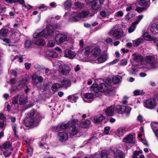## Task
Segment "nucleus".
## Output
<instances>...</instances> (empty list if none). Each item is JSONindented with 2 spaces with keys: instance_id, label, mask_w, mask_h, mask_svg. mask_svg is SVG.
<instances>
[{
  "instance_id": "obj_1",
  "label": "nucleus",
  "mask_w": 158,
  "mask_h": 158,
  "mask_svg": "<svg viewBox=\"0 0 158 158\" xmlns=\"http://www.w3.org/2000/svg\"><path fill=\"white\" fill-rule=\"evenodd\" d=\"M28 117L24 121L25 125L30 127L33 125L35 127L39 123L41 119V117L39 113L35 112L34 110H31L28 114Z\"/></svg>"
},
{
  "instance_id": "obj_2",
  "label": "nucleus",
  "mask_w": 158,
  "mask_h": 158,
  "mask_svg": "<svg viewBox=\"0 0 158 158\" xmlns=\"http://www.w3.org/2000/svg\"><path fill=\"white\" fill-rule=\"evenodd\" d=\"M54 31V27L51 25H48L46 27L40 32L38 30L33 34V37L34 38H37L43 36L45 39H47L48 36H52Z\"/></svg>"
},
{
  "instance_id": "obj_3",
  "label": "nucleus",
  "mask_w": 158,
  "mask_h": 158,
  "mask_svg": "<svg viewBox=\"0 0 158 158\" xmlns=\"http://www.w3.org/2000/svg\"><path fill=\"white\" fill-rule=\"evenodd\" d=\"M144 60L151 68H155L158 66L157 61L153 56H147L144 58Z\"/></svg>"
},
{
  "instance_id": "obj_4",
  "label": "nucleus",
  "mask_w": 158,
  "mask_h": 158,
  "mask_svg": "<svg viewBox=\"0 0 158 158\" xmlns=\"http://www.w3.org/2000/svg\"><path fill=\"white\" fill-rule=\"evenodd\" d=\"M108 34L110 36H112L113 38L118 40L123 36V32L121 29L118 28L111 30L109 32Z\"/></svg>"
},
{
  "instance_id": "obj_5",
  "label": "nucleus",
  "mask_w": 158,
  "mask_h": 158,
  "mask_svg": "<svg viewBox=\"0 0 158 158\" xmlns=\"http://www.w3.org/2000/svg\"><path fill=\"white\" fill-rule=\"evenodd\" d=\"M99 88L100 92L105 93V94L107 96L113 94H111L112 89L110 88V86L109 85H106L104 83H102L99 85Z\"/></svg>"
},
{
  "instance_id": "obj_6",
  "label": "nucleus",
  "mask_w": 158,
  "mask_h": 158,
  "mask_svg": "<svg viewBox=\"0 0 158 158\" xmlns=\"http://www.w3.org/2000/svg\"><path fill=\"white\" fill-rule=\"evenodd\" d=\"M88 16H91L92 15L90 12L87 10L83 11L77 15L70 19L69 20L71 21L76 22L78 21L80 19L86 18Z\"/></svg>"
},
{
  "instance_id": "obj_7",
  "label": "nucleus",
  "mask_w": 158,
  "mask_h": 158,
  "mask_svg": "<svg viewBox=\"0 0 158 158\" xmlns=\"http://www.w3.org/2000/svg\"><path fill=\"white\" fill-rule=\"evenodd\" d=\"M131 110V108L129 107H126L125 106L118 105L115 107V110L118 114H122L124 112L128 115Z\"/></svg>"
},
{
  "instance_id": "obj_8",
  "label": "nucleus",
  "mask_w": 158,
  "mask_h": 158,
  "mask_svg": "<svg viewBox=\"0 0 158 158\" xmlns=\"http://www.w3.org/2000/svg\"><path fill=\"white\" fill-rule=\"evenodd\" d=\"M156 105L155 100L153 98H149L144 102V106L150 109L154 108Z\"/></svg>"
},
{
  "instance_id": "obj_9",
  "label": "nucleus",
  "mask_w": 158,
  "mask_h": 158,
  "mask_svg": "<svg viewBox=\"0 0 158 158\" xmlns=\"http://www.w3.org/2000/svg\"><path fill=\"white\" fill-rule=\"evenodd\" d=\"M67 40V34L66 33L58 34L55 37V40L58 44H61Z\"/></svg>"
},
{
  "instance_id": "obj_10",
  "label": "nucleus",
  "mask_w": 158,
  "mask_h": 158,
  "mask_svg": "<svg viewBox=\"0 0 158 158\" xmlns=\"http://www.w3.org/2000/svg\"><path fill=\"white\" fill-rule=\"evenodd\" d=\"M59 71L61 74L66 75L69 73L71 70L70 68L67 65L63 64L59 66Z\"/></svg>"
},
{
  "instance_id": "obj_11",
  "label": "nucleus",
  "mask_w": 158,
  "mask_h": 158,
  "mask_svg": "<svg viewBox=\"0 0 158 158\" xmlns=\"http://www.w3.org/2000/svg\"><path fill=\"white\" fill-rule=\"evenodd\" d=\"M29 78L26 76H21L19 81L18 87L20 88L27 84L28 83Z\"/></svg>"
},
{
  "instance_id": "obj_12",
  "label": "nucleus",
  "mask_w": 158,
  "mask_h": 158,
  "mask_svg": "<svg viewBox=\"0 0 158 158\" xmlns=\"http://www.w3.org/2000/svg\"><path fill=\"white\" fill-rule=\"evenodd\" d=\"M105 0H93L91 2V7L93 10H96L100 7V4L102 3Z\"/></svg>"
},
{
  "instance_id": "obj_13",
  "label": "nucleus",
  "mask_w": 158,
  "mask_h": 158,
  "mask_svg": "<svg viewBox=\"0 0 158 158\" xmlns=\"http://www.w3.org/2000/svg\"><path fill=\"white\" fill-rule=\"evenodd\" d=\"M76 55V53L74 51L69 49H66L65 51L64 56L70 59H73L75 57Z\"/></svg>"
},
{
  "instance_id": "obj_14",
  "label": "nucleus",
  "mask_w": 158,
  "mask_h": 158,
  "mask_svg": "<svg viewBox=\"0 0 158 158\" xmlns=\"http://www.w3.org/2000/svg\"><path fill=\"white\" fill-rule=\"evenodd\" d=\"M58 135L59 140L61 142L66 141L68 138V133L66 132H60Z\"/></svg>"
},
{
  "instance_id": "obj_15",
  "label": "nucleus",
  "mask_w": 158,
  "mask_h": 158,
  "mask_svg": "<svg viewBox=\"0 0 158 158\" xmlns=\"http://www.w3.org/2000/svg\"><path fill=\"white\" fill-rule=\"evenodd\" d=\"M78 123L77 119H73L71 122H69L66 123H63L60 126L62 129H65L68 128L71 125L76 124Z\"/></svg>"
},
{
  "instance_id": "obj_16",
  "label": "nucleus",
  "mask_w": 158,
  "mask_h": 158,
  "mask_svg": "<svg viewBox=\"0 0 158 158\" xmlns=\"http://www.w3.org/2000/svg\"><path fill=\"white\" fill-rule=\"evenodd\" d=\"M84 96L83 100L84 102L90 103L93 100L94 95L92 93H86L84 94Z\"/></svg>"
},
{
  "instance_id": "obj_17",
  "label": "nucleus",
  "mask_w": 158,
  "mask_h": 158,
  "mask_svg": "<svg viewBox=\"0 0 158 158\" xmlns=\"http://www.w3.org/2000/svg\"><path fill=\"white\" fill-rule=\"evenodd\" d=\"M74 125H71L69 130V132L71 136L76 135L79 132L78 129Z\"/></svg>"
},
{
  "instance_id": "obj_18",
  "label": "nucleus",
  "mask_w": 158,
  "mask_h": 158,
  "mask_svg": "<svg viewBox=\"0 0 158 158\" xmlns=\"http://www.w3.org/2000/svg\"><path fill=\"white\" fill-rule=\"evenodd\" d=\"M123 140L125 142L132 144H134L135 143V138L132 135L130 134L127 135L126 138L123 139Z\"/></svg>"
},
{
  "instance_id": "obj_19",
  "label": "nucleus",
  "mask_w": 158,
  "mask_h": 158,
  "mask_svg": "<svg viewBox=\"0 0 158 158\" xmlns=\"http://www.w3.org/2000/svg\"><path fill=\"white\" fill-rule=\"evenodd\" d=\"M131 58L132 60L136 63L141 62L143 59V57L140 54L136 53L132 55Z\"/></svg>"
},
{
  "instance_id": "obj_20",
  "label": "nucleus",
  "mask_w": 158,
  "mask_h": 158,
  "mask_svg": "<svg viewBox=\"0 0 158 158\" xmlns=\"http://www.w3.org/2000/svg\"><path fill=\"white\" fill-rule=\"evenodd\" d=\"M114 106H111L105 110V113L108 116H111L114 114Z\"/></svg>"
},
{
  "instance_id": "obj_21",
  "label": "nucleus",
  "mask_w": 158,
  "mask_h": 158,
  "mask_svg": "<svg viewBox=\"0 0 158 158\" xmlns=\"http://www.w3.org/2000/svg\"><path fill=\"white\" fill-rule=\"evenodd\" d=\"M45 56L47 58L50 57L56 58L57 56V55L54 50H48L46 52Z\"/></svg>"
},
{
  "instance_id": "obj_22",
  "label": "nucleus",
  "mask_w": 158,
  "mask_h": 158,
  "mask_svg": "<svg viewBox=\"0 0 158 158\" xmlns=\"http://www.w3.org/2000/svg\"><path fill=\"white\" fill-rule=\"evenodd\" d=\"M150 30L154 34L158 33V23H153L151 27Z\"/></svg>"
},
{
  "instance_id": "obj_23",
  "label": "nucleus",
  "mask_w": 158,
  "mask_h": 158,
  "mask_svg": "<svg viewBox=\"0 0 158 158\" xmlns=\"http://www.w3.org/2000/svg\"><path fill=\"white\" fill-rule=\"evenodd\" d=\"M69 102L72 103L76 102L77 100L78 99V96L77 94H73L70 95L67 97Z\"/></svg>"
},
{
  "instance_id": "obj_24",
  "label": "nucleus",
  "mask_w": 158,
  "mask_h": 158,
  "mask_svg": "<svg viewBox=\"0 0 158 158\" xmlns=\"http://www.w3.org/2000/svg\"><path fill=\"white\" fill-rule=\"evenodd\" d=\"M107 59L106 55H101L95 60V62L97 63H101L104 62Z\"/></svg>"
},
{
  "instance_id": "obj_25",
  "label": "nucleus",
  "mask_w": 158,
  "mask_h": 158,
  "mask_svg": "<svg viewBox=\"0 0 158 158\" xmlns=\"http://www.w3.org/2000/svg\"><path fill=\"white\" fill-rule=\"evenodd\" d=\"M148 2L145 0H139L138 2L139 4L141 6L149 7L150 0H148Z\"/></svg>"
},
{
  "instance_id": "obj_26",
  "label": "nucleus",
  "mask_w": 158,
  "mask_h": 158,
  "mask_svg": "<svg viewBox=\"0 0 158 158\" xmlns=\"http://www.w3.org/2000/svg\"><path fill=\"white\" fill-rule=\"evenodd\" d=\"M105 117L101 114H100L95 116L94 118V121L96 123L101 122Z\"/></svg>"
},
{
  "instance_id": "obj_27",
  "label": "nucleus",
  "mask_w": 158,
  "mask_h": 158,
  "mask_svg": "<svg viewBox=\"0 0 158 158\" xmlns=\"http://www.w3.org/2000/svg\"><path fill=\"white\" fill-rule=\"evenodd\" d=\"M126 131V128L125 127H121L118 129L117 134L119 136H123Z\"/></svg>"
},
{
  "instance_id": "obj_28",
  "label": "nucleus",
  "mask_w": 158,
  "mask_h": 158,
  "mask_svg": "<svg viewBox=\"0 0 158 158\" xmlns=\"http://www.w3.org/2000/svg\"><path fill=\"white\" fill-rule=\"evenodd\" d=\"M114 154V158H124V154L119 150H117Z\"/></svg>"
},
{
  "instance_id": "obj_29",
  "label": "nucleus",
  "mask_w": 158,
  "mask_h": 158,
  "mask_svg": "<svg viewBox=\"0 0 158 158\" xmlns=\"http://www.w3.org/2000/svg\"><path fill=\"white\" fill-rule=\"evenodd\" d=\"M100 53V50L98 48H95L91 50V53L95 57H97L99 55Z\"/></svg>"
},
{
  "instance_id": "obj_30",
  "label": "nucleus",
  "mask_w": 158,
  "mask_h": 158,
  "mask_svg": "<svg viewBox=\"0 0 158 158\" xmlns=\"http://www.w3.org/2000/svg\"><path fill=\"white\" fill-rule=\"evenodd\" d=\"M71 81L68 79H64L61 82L62 87H67L70 85Z\"/></svg>"
},
{
  "instance_id": "obj_31",
  "label": "nucleus",
  "mask_w": 158,
  "mask_h": 158,
  "mask_svg": "<svg viewBox=\"0 0 158 158\" xmlns=\"http://www.w3.org/2000/svg\"><path fill=\"white\" fill-rule=\"evenodd\" d=\"M8 30L7 29H2L0 30V39H2L6 36Z\"/></svg>"
},
{
  "instance_id": "obj_32",
  "label": "nucleus",
  "mask_w": 158,
  "mask_h": 158,
  "mask_svg": "<svg viewBox=\"0 0 158 158\" xmlns=\"http://www.w3.org/2000/svg\"><path fill=\"white\" fill-rule=\"evenodd\" d=\"M62 87V85L58 83H55L52 86L51 89L54 92H56L58 89Z\"/></svg>"
},
{
  "instance_id": "obj_33",
  "label": "nucleus",
  "mask_w": 158,
  "mask_h": 158,
  "mask_svg": "<svg viewBox=\"0 0 158 158\" xmlns=\"http://www.w3.org/2000/svg\"><path fill=\"white\" fill-rule=\"evenodd\" d=\"M90 121L89 120H87L83 122L80 126L83 128H87L89 127L90 126Z\"/></svg>"
},
{
  "instance_id": "obj_34",
  "label": "nucleus",
  "mask_w": 158,
  "mask_h": 158,
  "mask_svg": "<svg viewBox=\"0 0 158 158\" xmlns=\"http://www.w3.org/2000/svg\"><path fill=\"white\" fill-rule=\"evenodd\" d=\"M136 24L134 22L133 23L131 26L128 28V33H131L134 31L136 27Z\"/></svg>"
},
{
  "instance_id": "obj_35",
  "label": "nucleus",
  "mask_w": 158,
  "mask_h": 158,
  "mask_svg": "<svg viewBox=\"0 0 158 158\" xmlns=\"http://www.w3.org/2000/svg\"><path fill=\"white\" fill-rule=\"evenodd\" d=\"M35 44L38 46H43L45 44V41L42 39H39L35 41Z\"/></svg>"
},
{
  "instance_id": "obj_36",
  "label": "nucleus",
  "mask_w": 158,
  "mask_h": 158,
  "mask_svg": "<svg viewBox=\"0 0 158 158\" xmlns=\"http://www.w3.org/2000/svg\"><path fill=\"white\" fill-rule=\"evenodd\" d=\"M90 89L91 91L95 93H97L99 91V88L96 84H93L91 87Z\"/></svg>"
},
{
  "instance_id": "obj_37",
  "label": "nucleus",
  "mask_w": 158,
  "mask_h": 158,
  "mask_svg": "<svg viewBox=\"0 0 158 158\" xmlns=\"http://www.w3.org/2000/svg\"><path fill=\"white\" fill-rule=\"evenodd\" d=\"M122 80V77L118 75L114 76L113 78V81L114 84L120 82Z\"/></svg>"
},
{
  "instance_id": "obj_38",
  "label": "nucleus",
  "mask_w": 158,
  "mask_h": 158,
  "mask_svg": "<svg viewBox=\"0 0 158 158\" xmlns=\"http://www.w3.org/2000/svg\"><path fill=\"white\" fill-rule=\"evenodd\" d=\"M143 37L144 39L148 41H152L153 40V38L147 32H145L144 33Z\"/></svg>"
},
{
  "instance_id": "obj_39",
  "label": "nucleus",
  "mask_w": 158,
  "mask_h": 158,
  "mask_svg": "<svg viewBox=\"0 0 158 158\" xmlns=\"http://www.w3.org/2000/svg\"><path fill=\"white\" fill-rule=\"evenodd\" d=\"M11 146V144L10 143L6 142L2 145L0 146V147L2 149H7L10 147Z\"/></svg>"
},
{
  "instance_id": "obj_40",
  "label": "nucleus",
  "mask_w": 158,
  "mask_h": 158,
  "mask_svg": "<svg viewBox=\"0 0 158 158\" xmlns=\"http://www.w3.org/2000/svg\"><path fill=\"white\" fill-rule=\"evenodd\" d=\"M143 40L142 38H139L137 40H135L133 43V45L134 46H137L140 44L143 43Z\"/></svg>"
},
{
  "instance_id": "obj_41",
  "label": "nucleus",
  "mask_w": 158,
  "mask_h": 158,
  "mask_svg": "<svg viewBox=\"0 0 158 158\" xmlns=\"http://www.w3.org/2000/svg\"><path fill=\"white\" fill-rule=\"evenodd\" d=\"M74 5L76 8L81 9L84 7V5L83 3L78 2H75Z\"/></svg>"
},
{
  "instance_id": "obj_42",
  "label": "nucleus",
  "mask_w": 158,
  "mask_h": 158,
  "mask_svg": "<svg viewBox=\"0 0 158 158\" xmlns=\"http://www.w3.org/2000/svg\"><path fill=\"white\" fill-rule=\"evenodd\" d=\"M72 5V1L71 0H68L64 3V6L66 8L69 10L70 8Z\"/></svg>"
},
{
  "instance_id": "obj_43",
  "label": "nucleus",
  "mask_w": 158,
  "mask_h": 158,
  "mask_svg": "<svg viewBox=\"0 0 158 158\" xmlns=\"http://www.w3.org/2000/svg\"><path fill=\"white\" fill-rule=\"evenodd\" d=\"M27 101L26 98L23 95H21L19 99V104L22 105L24 104Z\"/></svg>"
},
{
  "instance_id": "obj_44",
  "label": "nucleus",
  "mask_w": 158,
  "mask_h": 158,
  "mask_svg": "<svg viewBox=\"0 0 158 158\" xmlns=\"http://www.w3.org/2000/svg\"><path fill=\"white\" fill-rule=\"evenodd\" d=\"M101 158H109L108 155V151L106 150H102L101 154Z\"/></svg>"
},
{
  "instance_id": "obj_45",
  "label": "nucleus",
  "mask_w": 158,
  "mask_h": 158,
  "mask_svg": "<svg viewBox=\"0 0 158 158\" xmlns=\"http://www.w3.org/2000/svg\"><path fill=\"white\" fill-rule=\"evenodd\" d=\"M135 96H138L140 95H143L144 93L142 90H135L133 92Z\"/></svg>"
},
{
  "instance_id": "obj_46",
  "label": "nucleus",
  "mask_w": 158,
  "mask_h": 158,
  "mask_svg": "<svg viewBox=\"0 0 158 158\" xmlns=\"http://www.w3.org/2000/svg\"><path fill=\"white\" fill-rule=\"evenodd\" d=\"M6 126V121H0V128L2 130V131H4Z\"/></svg>"
},
{
  "instance_id": "obj_47",
  "label": "nucleus",
  "mask_w": 158,
  "mask_h": 158,
  "mask_svg": "<svg viewBox=\"0 0 158 158\" xmlns=\"http://www.w3.org/2000/svg\"><path fill=\"white\" fill-rule=\"evenodd\" d=\"M22 5V7H24L25 9H26L27 10H28L32 8V6L28 4H26L25 3V2L24 3V4H23Z\"/></svg>"
},
{
  "instance_id": "obj_48",
  "label": "nucleus",
  "mask_w": 158,
  "mask_h": 158,
  "mask_svg": "<svg viewBox=\"0 0 158 158\" xmlns=\"http://www.w3.org/2000/svg\"><path fill=\"white\" fill-rule=\"evenodd\" d=\"M39 9H45L46 10H48V7L44 4H41L37 7Z\"/></svg>"
},
{
  "instance_id": "obj_49",
  "label": "nucleus",
  "mask_w": 158,
  "mask_h": 158,
  "mask_svg": "<svg viewBox=\"0 0 158 158\" xmlns=\"http://www.w3.org/2000/svg\"><path fill=\"white\" fill-rule=\"evenodd\" d=\"M31 41L30 40H27L24 44V46L25 48H28L31 45Z\"/></svg>"
},
{
  "instance_id": "obj_50",
  "label": "nucleus",
  "mask_w": 158,
  "mask_h": 158,
  "mask_svg": "<svg viewBox=\"0 0 158 158\" xmlns=\"http://www.w3.org/2000/svg\"><path fill=\"white\" fill-rule=\"evenodd\" d=\"M123 12L120 10L115 13L114 16L117 17H122L123 15Z\"/></svg>"
},
{
  "instance_id": "obj_51",
  "label": "nucleus",
  "mask_w": 158,
  "mask_h": 158,
  "mask_svg": "<svg viewBox=\"0 0 158 158\" xmlns=\"http://www.w3.org/2000/svg\"><path fill=\"white\" fill-rule=\"evenodd\" d=\"M55 45V42L54 40H49L48 44V46L50 47H53Z\"/></svg>"
},
{
  "instance_id": "obj_52",
  "label": "nucleus",
  "mask_w": 158,
  "mask_h": 158,
  "mask_svg": "<svg viewBox=\"0 0 158 158\" xmlns=\"http://www.w3.org/2000/svg\"><path fill=\"white\" fill-rule=\"evenodd\" d=\"M39 145L41 148L43 149H49V148L47 145L45 144L44 145L42 142H40L39 143Z\"/></svg>"
},
{
  "instance_id": "obj_53",
  "label": "nucleus",
  "mask_w": 158,
  "mask_h": 158,
  "mask_svg": "<svg viewBox=\"0 0 158 158\" xmlns=\"http://www.w3.org/2000/svg\"><path fill=\"white\" fill-rule=\"evenodd\" d=\"M127 63V61L126 59H122L119 63L118 64L121 65H125Z\"/></svg>"
},
{
  "instance_id": "obj_54",
  "label": "nucleus",
  "mask_w": 158,
  "mask_h": 158,
  "mask_svg": "<svg viewBox=\"0 0 158 158\" xmlns=\"http://www.w3.org/2000/svg\"><path fill=\"white\" fill-rule=\"evenodd\" d=\"M146 9L147 8L145 7H138L136 8V10L138 12L140 13L142 12L143 10H146Z\"/></svg>"
},
{
  "instance_id": "obj_55",
  "label": "nucleus",
  "mask_w": 158,
  "mask_h": 158,
  "mask_svg": "<svg viewBox=\"0 0 158 158\" xmlns=\"http://www.w3.org/2000/svg\"><path fill=\"white\" fill-rule=\"evenodd\" d=\"M143 15H139L137 18V20L136 21H135L134 23L137 24L143 18Z\"/></svg>"
},
{
  "instance_id": "obj_56",
  "label": "nucleus",
  "mask_w": 158,
  "mask_h": 158,
  "mask_svg": "<svg viewBox=\"0 0 158 158\" xmlns=\"http://www.w3.org/2000/svg\"><path fill=\"white\" fill-rule=\"evenodd\" d=\"M19 95H18L16 97L13 98L12 100V103L14 104H17L18 103V98Z\"/></svg>"
},
{
  "instance_id": "obj_57",
  "label": "nucleus",
  "mask_w": 158,
  "mask_h": 158,
  "mask_svg": "<svg viewBox=\"0 0 158 158\" xmlns=\"http://www.w3.org/2000/svg\"><path fill=\"white\" fill-rule=\"evenodd\" d=\"M12 128L14 132V135L16 136H17V135L16 134V125L14 124H12Z\"/></svg>"
},
{
  "instance_id": "obj_58",
  "label": "nucleus",
  "mask_w": 158,
  "mask_h": 158,
  "mask_svg": "<svg viewBox=\"0 0 158 158\" xmlns=\"http://www.w3.org/2000/svg\"><path fill=\"white\" fill-rule=\"evenodd\" d=\"M110 129L109 127H105L104 133L105 135H108L109 133V131Z\"/></svg>"
},
{
  "instance_id": "obj_59",
  "label": "nucleus",
  "mask_w": 158,
  "mask_h": 158,
  "mask_svg": "<svg viewBox=\"0 0 158 158\" xmlns=\"http://www.w3.org/2000/svg\"><path fill=\"white\" fill-rule=\"evenodd\" d=\"M6 117L2 113H0V120L2 121H6Z\"/></svg>"
},
{
  "instance_id": "obj_60",
  "label": "nucleus",
  "mask_w": 158,
  "mask_h": 158,
  "mask_svg": "<svg viewBox=\"0 0 158 158\" xmlns=\"http://www.w3.org/2000/svg\"><path fill=\"white\" fill-rule=\"evenodd\" d=\"M97 139L96 136L93 135L91 138H90L88 141V143H90L92 141H94Z\"/></svg>"
},
{
  "instance_id": "obj_61",
  "label": "nucleus",
  "mask_w": 158,
  "mask_h": 158,
  "mask_svg": "<svg viewBox=\"0 0 158 158\" xmlns=\"http://www.w3.org/2000/svg\"><path fill=\"white\" fill-rule=\"evenodd\" d=\"M85 53L87 55H88L89 53V52L91 51V48L90 47H86L85 49Z\"/></svg>"
},
{
  "instance_id": "obj_62",
  "label": "nucleus",
  "mask_w": 158,
  "mask_h": 158,
  "mask_svg": "<svg viewBox=\"0 0 158 158\" xmlns=\"http://www.w3.org/2000/svg\"><path fill=\"white\" fill-rule=\"evenodd\" d=\"M131 70L132 74L134 75H135L136 73L138 71V69L135 68L134 67L133 68V67L132 68Z\"/></svg>"
},
{
  "instance_id": "obj_63",
  "label": "nucleus",
  "mask_w": 158,
  "mask_h": 158,
  "mask_svg": "<svg viewBox=\"0 0 158 158\" xmlns=\"http://www.w3.org/2000/svg\"><path fill=\"white\" fill-rule=\"evenodd\" d=\"M11 152H5L3 153V155L6 157L9 156L11 154Z\"/></svg>"
},
{
  "instance_id": "obj_64",
  "label": "nucleus",
  "mask_w": 158,
  "mask_h": 158,
  "mask_svg": "<svg viewBox=\"0 0 158 158\" xmlns=\"http://www.w3.org/2000/svg\"><path fill=\"white\" fill-rule=\"evenodd\" d=\"M74 70L75 72H77L80 70V68L79 64H77L74 68Z\"/></svg>"
}]
</instances>
